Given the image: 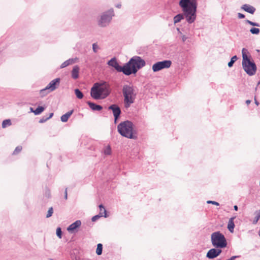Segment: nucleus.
<instances>
[{
    "label": "nucleus",
    "instance_id": "obj_1",
    "mask_svg": "<svg viewBox=\"0 0 260 260\" xmlns=\"http://www.w3.org/2000/svg\"><path fill=\"white\" fill-rule=\"evenodd\" d=\"M183 14H178L174 17V24L177 23L183 19L184 17L186 21L191 24L196 19L197 3L196 0H180L179 3Z\"/></svg>",
    "mask_w": 260,
    "mask_h": 260
},
{
    "label": "nucleus",
    "instance_id": "obj_2",
    "mask_svg": "<svg viewBox=\"0 0 260 260\" xmlns=\"http://www.w3.org/2000/svg\"><path fill=\"white\" fill-rule=\"evenodd\" d=\"M110 93V85L106 81L95 83L90 90V95L94 100L104 99Z\"/></svg>",
    "mask_w": 260,
    "mask_h": 260
},
{
    "label": "nucleus",
    "instance_id": "obj_3",
    "mask_svg": "<svg viewBox=\"0 0 260 260\" xmlns=\"http://www.w3.org/2000/svg\"><path fill=\"white\" fill-rule=\"evenodd\" d=\"M146 64L145 61L141 57L134 56L129 61L125 63V75L129 76L135 74L139 70L142 68Z\"/></svg>",
    "mask_w": 260,
    "mask_h": 260
},
{
    "label": "nucleus",
    "instance_id": "obj_4",
    "mask_svg": "<svg viewBox=\"0 0 260 260\" xmlns=\"http://www.w3.org/2000/svg\"><path fill=\"white\" fill-rule=\"evenodd\" d=\"M247 52H248V51L246 48H244L242 49V67L247 75L253 76L256 73L257 67L254 61L251 60L246 55Z\"/></svg>",
    "mask_w": 260,
    "mask_h": 260
},
{
    "label": "nucleus",
    "instance_id": "obj_5",
    "mask_svg": "<svg viewBox=\"0 0 260 260\" xmlns=\"http://www.w3.org/2000/svg\"><path fill=\"white\" fill-rule=\"evenodd\" d=\"M118 132L123 137L128 139H137V134L133 128V123L128 121L120 123L117 127Z\"/></svg>",
    "mask_w": 260,
    "mask_h": 260
},
{
    "label": "nucleus",
    "instance_id": "obj_6",
    "mask_svg": "<svg viewBox=\"0 0 260 260\" xmlns=\"http://www.w3.org/2000/svg\"><path fill=\"white\" fill-rule=\"evenodd\" d=\"M211 240L213 246L216 248H222L226 246L227 242L224 235L219 232L212 234Z\"/></svg>",
    "mask_w": 260,
    "mask_h": 260
},
{
    "label": "nucleus",
    "instance_id": "obj_7",
    "mask_svg": "<svg viewBox=\"0 0 260 260\" xmlns=\"http://www.w3.org/2000/svg\"><path fill=\"white\" fill-rule=\"evenodd\" d=\"M114 16L113 9L102 13L98 18V24L100 27H105L109 25L112 17Z\"/></svg>",
    "mask_w": 260,
    "mask_h": 260
},
{
    "label": "nucleus",
    "instance_id": "obj_8",
    "mask_svg": "<svg viewBox=\"0 0 260 260\" xmlns=\"http://www.w3.org/2000/svg\"><path fill=\"white\" fill-rule=\"evenodd\" d=\"M122 92L124 98V103L125 107H129V104L134 102L132 95L134 93V89L132 86L125 85L123 86Z\"/></svg>",
    "mask_w": 260,
    "mask_h": 260
},
{
    "label": "nucleus",
    "instance_id": "obj_9",
    "mask_svg": "<svg viewBox=\"0 0 260 260\" xmlns=\"http://www.w3.org/2000/svg\"><path fill=\"white\" fill-rule=\"evenodd\" d=\"M60 82L59 78L52 80L45 88L40 90V93L42 95H44L48 92L55 90L59 86Z\"/></svg>",
    "mask_w": 260,
    "mask_h": 260
},
{
    "label": "nucleus",
    "instance_id": "obj_10",
    "mask_svg": "<svg viewBox=\"0 0 260 260\" xmlns=\"http://www.w3.org/2000/svg\"><path fill=\"white\" fill-rule=\"evenodd\" d=\"M171 61L169 60L158 61L153 64L152 69L154 72H156L162 69L170 68L171 66Z\"/></svg>",
    "mask_w": 260,
    "mask_h": 260
},
{
    "label": "nucleus",
    "instance_id": "obj_11",
    "mask_svg": "<svg viewBox=\"0 0 260 260\" xmlns=\"http://www.w3.org/2000/svg\"><path fill=\"white\" fill-rule=\"evenodd\" d=\"M107 64L111 67L114 68L117 72H122L123 74L125 75V64L123 66H121L119 64L118 62L117 61L116 58L115 57H113L109 60Z\"/></svg>",
    "mask_w": 260,
    "mask_h": 260
},
{
    "label": "nucleus",
    "instance_id": "obj_12",
    "mask_svg": "<svg viewBox=\"0 0 260 260\" xmlns=\"http://www.w3.org/2000/svg\"><path fill=\"white\" fill-rule=\"evenodd\" d=\"M221 252V250L219 248H212L208 251L206 256L210 259H212L218 256Z\"/></svg>",
    "mask_w": 260,
    "mask_h": 260
},
{
    "label": "nucleus",
    "instance_id": "obj_13",
    "mask_svg": "<svg viewBox=\"0 0 260 260\" xmlns=\"http://www.w3.org/2000/svg\"><path fill=\"white\" fill-rule=\"evenodd\" d=\"M241 9L251 14H253L256 10L254 7L248 4L243 5Z\"/></svg>",
    "mask_w": 260,
    "mask_h": 260
},
{
    "label": "nucleus",
    "instance_id": "obj_14",
    "mask_svg": "<svg viewBox=\"0 0 260 260\" xmlns=\"http://www.w3.org/2000/svg\"><path fill=\"white\" fill-rule=\"evenodd\" d=\"M87 104L88 105L90 108L93 111H100L103 109L102 106H101V105H97L90 101H87Z\"/></svg>",
    "mask_w": 260,
    "mask_h": 260
},
{
    "label": "nucleus",
    "instance_id": "obj_15",
    "mask_svg": "<svg viewBox=\"0 0 260 260\" xmlns=\"http://www.w3.org/2000/svg\"><path fill=\"white\" fill-rule=\"evenodd\" d=\"M81 222L80 220H77L75 222L71 224L67 229L69 232H73L77 228L80 226Z\"/></svg>",
    "mask_w": 260,
    "mask_h": 260
},
{
    "label": "nucleus",
    "instance_id": "obj_16",
    "mask_svg": "<svg viewBox=\"0 0 260 260\" xmlns=\"http://www.w3.org/2000/svg\"><path fill=\"white\" fill-rule=\"evenodd\" d=\"M78 59L77 58H70L68 60H67L66 61H64L60 66V68L62 69L64 68L70 64L74 63Z\"/></svg>",
    "mask_w": 260,
    "mask_h": 260
},
{
    "label": "nucleus",
    "instance_id": "obj_17",
    "mask_svg": "<svg viewBox=\"0 0 260 260\" xmlns=\"http://www.w3.org/2000/svg\"><path fill=\"white\" fill-rule=\"evenodd\" d=\"M108 110H112L113 114H121L120 108L116 105H111L108 107Z\"/></svg>",
    "mask_w": 260,
    "mask_h": 260
},
{
    "label": "nucleus",
    "instance_id": "obj_18",
    "mask_svg": "<svg viewBox=\"0 0 260 260\" xmlns=\"http://www.w3.org/2000/svg\"><path fill=\"white\" fill-rule=\"evenodd\" d=\"M79 67L78 66H74L72 71V77L73 79H76L79 77Z\"/></svg>",
    "mask_w": 260,
    "mask_h": 260
},
{
    "label": "nucleus",
    "instance_id": "obj_19",
    "mask_svg": "<svg viewBox=\"0 0 260 260\" xmlns=\"http://www.w3.org/2000/svg\"><path fill=\"white\" fill-rule=\"evenodd\" d=\"M234 217H232L230 219L228 224V229L231 232L233 233L234 231V229L235 228V224L234 222Z\"/></svg>",
    "mask_w": 260,
    "mask_h": 260
},
{
    "label": "nucleus",
    "instance_id": "obj_20",
    "mask_svg": "<svg viewBox=\"0 0 260 260\" xmlns=\"http://www.w3.org/2000/svg\"><path fill=\"white\" fill-rule=\"evenodd\" d=\"M100 208V213L99 214L102 216H104L105 217H107V212L104 208V207L102 205H99Z\"/></svg>",
    "mask_w": 260,
    "mask_h": 260
},
{
    "label": "nucleus",
    "instance_id": "obj_21",
    "mask_svg": "<svg viewBox=\"0 0 260 260\" xmlns=\"http://www.w3.org/2000/svg\"><path fill=\"white\" fill-rule=\"evenodd\" d=\"M75 93L77 98L79 99H81L83 98V93L79 89H75Z\"/></svg>",
    "mask_w": 260,
    "mask_h": 260
},
{
    "label": "nucleus",
    "instance_id": "obj_22",
    "mask_svg": "<svg viewBox=\"0 0 260 260\" xmlns=\"http://www.w3.org/2000/svg\"><path fill=\"white\" fill-rule=\"evenodd\" d=\"M103 251V245L102 244L99 243L97 245V248L96 249V253L98 255H101Z\"/></svg>",
    "mask_w": 260,
    "mask_h": 260
},
{
    "label": "nucleus",
    "instance_id": "obj_23",
    "mask_svg": "<svg viewBox=\"0 0 260 260\" xmlns=\"http://www.w3.org/2000/svg\"><path fill=\"white\" fill-rule=\"evenodd\" d=\"M237 59L238 57L236 55H234V56H233L231 58V60L228 63L229 67L231 68L232 67H233L234 63Z\"/></svg>",
    "mask_w": 260,
    "mask_h": 260
},
{
    "label": "nucleus",
    "instance_id": "obj_24",
    "mask_svg": "<svg viewBox=\"0 0 260 260\" xmlns=\"http://www.w3.org/2000/svg\"><path fill=\"white\" fill-rule=\"evenodd\" d=\"M104 152L105 155H110L111 153V149L109 145L105 147L104 150Z\"/></svg>",
    "mask_w": 260,
    "mask_h": 260
},
{
    "label": "nucleus",
    "instance_id": "obj_25",
    "mask_svg": "<svg viewBox=\"0 0 260 260\" xmlns=\"http://www.w3.org/2000/svg\"><path fill=\"white\" fill-rule=\"evenodd\" d=\"M45 108L42 106H38L34 111V114H40L44 111Z\"/></svg>",
    "mask_w": 260,
    "mask_h": 260
},
{
    "label": "nucleus",
    "instance_id": "obj_26",
    "mask_svg": "<svg viewBox=\"0 0 260 260\" xmlns=\"http://www.w3.org/2000/svg\"><path fill=\"white\" fill-rule=\"evenodd\" d=\"M11 124V120L10 119H6L3 121L2 123V127L5 128Z\"/></svg>",
    "mask_w": 260,
    "mask_h": 260
},
{
    "label": "nucleus",
    "instance_id": "obj_27",
    "mask_svg": "<svg viewBox=\"0 0 260 260\" xmlns=\"http://www.w3.org/2000/svg\"><path fill=\"white\" fill-rule=\"evenodd\" d=\"M250 32L253 35H258L260 32V30L259 28H257L252 27L250 29Z\"/></svg>",
    "mask_w": 260,
    "mask_h": 260
},
{
    "label": "nucleus",
    "instance_id": "obj_28",
    "mask_svg": "<svg viewBox=\"0 0 260 260\" xmlns=\"http://www.w3.org/2000/svg\"><path fill=\"white\" fill-rule=\"evenodd\" d=\"M245 22L246 23L252 25V26H257V27H259L260 26V25L259 23H256V22H252L251 21H250L249 20H245Z\"/></svg>",
    "mask_w": 260,
    "mask_h": 260
},
{
    "label": "nucleus",
    "instance_id": "obj_29",
    "mask_svg": "<svg viewBox=\"0 0 260 260\" xmlns=\"http://www.w3.org/2000/svg\"><path fill=\"white\" fill-rule=\"evenodd\" d=\"M260 219V210L256 212V216L255 217L254 220H253V223L256 224L258 220Z\"/></svg>",
    "mask_w": 260,
    "mask_h": 260
},
{
    "label": "nucleus",
    "instance_id": "obj_30",
    "mask_svg": "<svg viewBox=\"0 0 260 260\" xmlns=\"http://www.w3.org/2000/svg\"><path fill=\"white\" fill-rule=\"evenodd\" d=\"M71 115H62L61 117V120L63 122H66Z\"/></svg>",
    "mask_w": 260,
    "mask_h": 260
},
{
    "label": "nucleus",
    "instance_id": "obj_31",
    "mask_svg": "<svg viewBox=\"0 0 260 260\" xmlns=\"http://www.w3.org/2000/svg\"><path fill=\"white\" fill-rule=\"evenodd\" d=\"M22 149V148L21 146H18L17 147L15 150L13 152L14 154H18Z\"/></svg>",
    "mask_w": 260,
    "mask_h": 260
},
{
    "label": "nucleus",
    "instance_id": "obj_32",
    "mask_svg": "<svg viewBox=\"0 0 260 260\" xmlns=\"http://www.w3.org/2000/svg\"><path fill=\"white\" fill-rule=\"evenodd\" d=\"M53 208L50 207L48 211V213L46 215V217L49 218V217H51L53 214Z\"/></svg>",
    "mask_w": 260,
    "mask_h": 260
},
{
    "label": "nucleus",
    "instance_id": "obj_33",
    "mask_svg": "<svg viewBox=\"0 0 260 260\" xmlns=\"http://www.w3.org/2000/svg\"><path fill=\"white\" fill-rule=\"evenodd\" d=\"M56 235L59 238H61L62 232L60 228H57L56 229Z\"/></svg>",
    "mask_w": 260,
    "mask_h": 260
},
{
    "label": "nucleus",
    "instance_id": "obj_34",
    "mask_svg": "<svg viewBox=\"0 0 260 260\" xmlns=\"http://www.w3.org/2000/svg\"><path fill=\"white\" fill-rule=\"evenodd\" d=\"M99 48V47L96 43H93L92 44V50L94 52L96 53L98 51V49Z\"/></svg>",
    "mask_w": 260,
    "mask_h": 260
},
{
    "label": "nucleus",
    "instance_id": "obj_35",
    "mask_svg": "<svg viewBox=\"0 0 260 260\" xmlns=\"http://www.w3.org/2000/svg\"><path fill=\"white\" fill-rule=\"evenodd\" d=\"M102 217V216H101L100 214H98V215H95L93 217H92L91 220H92V221L93 222H95V221H96L97 220H98L100 217Z\"/></svg>",
    "mask_w": 260,
    "mask_h": 260
},
{
    "label": "nucleus",
    "instance_id": "obj_36",
    "mask_svg": "<svg viewBox=\"0 0 260 260\" xmlns=\"http://www.w3.org/2000/svg\"><path fill=\"white\" fill-rule=\"evenodd\" d=\"M207 203L208 204H212L213 205H215L216 206H219V203L218 202H216L215 201H207Z\"/></svg>",
    "mask_w": 260,
    "mask_h": 260
},
{
    "label": "nucleus",
    "instance_id": "obj_37",
    "mask_svg": "<svg viewBox=\"0 0 260 260\" xmlns=\"http://www.w3.org/2000/svg\"><path fill=\"white\" fill-rule=\"evenodd\" d=\"M238 17L239 19H243L245 18V15L242 13H238Z\"/></svg>",
    "mask_w": 260,
    "mask_h": 260
},
{
    "label": "nucleus",
    "instance_id": "obj_38",
    "mask_svg": "<svg viewBox=\"0 0 260 260\" xmlns=\"http://www.w3.org/2000/svg\"><path fill=\"white\" fill-rule=\"evenodd\" d=\"M52 115H50V116H49L48 117H47L46 119H45V120H44L43 119H41V120L39 121V122H40V123H43V122H44V121H45L47 119H48L52 117Z\"/></svg>",
    "mask_w": 260,
    "mask_h": 260
},
{
    "label": "nucleus",
    "instance_id": "obj_39",
    "mask_svg": "<svg viewBox=\"0 0 260 260\" xmlns=\"http://www.w3.org/2000/svg\"><path fill=\"white\" fill-rule=\"evenodd\" d=\"M187 39V37L186 36H185V35L182 36V41L183 42H184Z\"/></svg>",
    "mask_w": 260,
    "mask_h": 260
},
{
    "label": "nucleus",
    "instance_id": "obj_40",
    "mask_svg": "<svg viewBox=\"0 0 260 260\" xmlns=\"http://www.w3.org/2000/svg\"><path fill=\"white\" fill-rule=\"evenodd\" d=\"M238 256H233L230 259L227 260H235L236 258L238 257Z\"/></svg>",
    "mask_w": 260,
    "mask_h": 260
},
{
    "label": "nucleus",
    "instance_id": "obj_41",
    "mask_svg": "<svg viewBox=\"0 0 260 260\" xmlns=\"http://www.w3.org/2000/svg\"><path fill=\"white\" fill-rule=\"evenodd\" d=\"M29 111L28 112H29H29H32V113H34V111H35V110H34L33 108H32V107H29Z\"/></svg>",
    "mask_w": 260,
    "mask_h": 260
},
{
    "label": "nucleus",
    "instance_id": "obj_42",
    "mask_svg": "<svg viewBox=\"0 0 260 260\" xmlns=\"http://www.w3.org/2000/svg\"><path fill=\"white\" fill-rule=\"evenodd\" d=\"M64 194H65V199L66 200L67 199V189L66 188V190H65V192H64Z\"/></svg>",
    "mask_w": 260,
    "mask_h": 260
},
{
    "label": "nucleus",
    "instance_id": "obj_43",
    "mask_svg": "<svg viewBox=\"0 0 260 260\" xmlns=\"http://www.w3.org/2000/svg\"><path fill=\"white\" fill-rule=\"evenodd\" d=\"M115 117V120L116 121L117 118L119 117L120 115H114Z\"/></svg>",
    "mask_w": 260,
    "mask_h": 260
},
{
    "label": "nucleus",
    "instance_id": "obj_44",
    "mask_svg": "<svg viewBox=\"0 0 260 260\" xmlns=\"http://www.w3.org/2000/svg\"><path fill=\"white\" fill-rule=\"evenodd\" d=\"M73 112H74V110H70V111L67 112L66 114H73Z\"/></svg>",
    "mask_w": 260,
    "mask_h": 260
},
{
    "label": "nucleus",
    "instance_id": "obj_45",
    "mask_svg": "<svg viewBox=\"0 0 260 260\" xmlns=\"http://www.w3.org/2000/svg\"><path fill=\"white\" fill-rule=\"evenodd\" d=\"M246 104L248 105L251 103V101L249 100H247L246 101Z\"/></svg>",
    "mask_w": 260,
    "mask_h": 260
},
{
    "label": "nucleus",
    "instance_id": "obj_46",
    "mask_svg": "<svg viewBox=\"0 0 260 260\" xmlns=\"http://www.w3.org/2000/svg\"><path fill=\"white\" fill-rule=\"evenodd\" d=\"M254 101H255V104L257 106H258V105H259V103H258V102H257V101L256 100V98H255V99H254Z\"/></svg>",
    "mask_w": 260,
    "mask_h": 260
},
{
    "label": "nucleus",
    "instance_id": "obj_47",
    "mask_svg": "<svg viewBox=\"0 0 260 260\" xmlns=\"http://www.w3.org/2000/svg\"><path fill=\"white\" fill-rule=\"evenodd\" d=\"M234 208L236 211L238 210V206L237 205L234 206Z\"/></svg>",
    "mask_w": 260,
    "mask_h": 260
},
{
    "label": "nucleus",
    "instance_id": "obj_48",
    "mask_svg": "<svg viewBox=\"0 0 260 260\" xmlns=\"http://www.w3.org/2000/svg\"><path fill=\"white\" fill-rule=\"evenodd\" d=\"M116 7L118 8H120L121 7V5L120 4H118L116 6Z\"/></svg>",
    "mask_w": 260,
    "mask_h": 260
},
{
    "label": "nucleus",
    "instance_id": "obj_49",
    "mask_svg": "<svg viewBox=\"0 0 260 260\" xmlns=\"http://www.w3.org/2000/svg\"><path fill=\"white\" fill-rule=\"evenodd\" d=\"M256 51L257 52H259L260 51V50H258V49H256Z\"/></svg>",
    "mask_w": 260,
    "mask_h": 260
},
{
    "label": "nucleus",
    "instance_id": "obj_50",
    "mask_svg": "<svg viewBox=\"0 0 260 260\" xmlns=\"http://www.w3.org/2000/svg\"><path fill=\"white\" fill-rule=\"evenodd\" d=\"M257 84H258V85H259V84H260V81L258 82Z\"/></svg>",
    "mask_w": 260,
    "mask_h": 260
}]
</instances>
